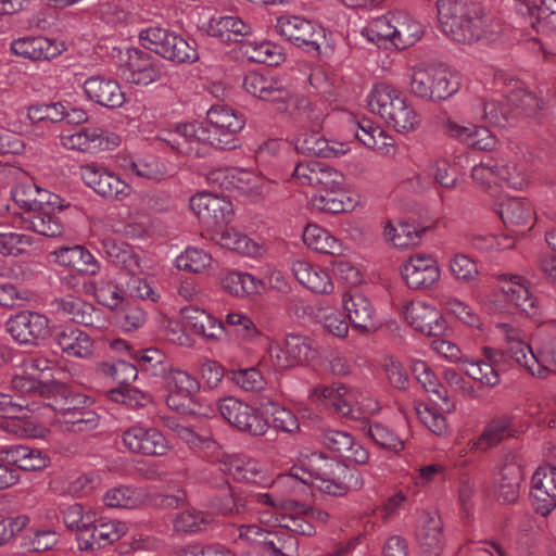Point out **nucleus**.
<instances>
[{"mask_svg": "<svg viewBox=\"0 0 556 556\" xmlns=\"http://www.w3.org/2000/svg\"><path fill=\"white\" fill-rule=\"evenodd\" d=\"M55 308L64 317L76 324L93 327L99 330L106 329L108 327L105 320L94 321V314L99 317V312L94 311L90 304L79 298L65 296L58 299L55 300Z\"/></svg>", "mask_w": 556, "mask_h": 556, "instance_id": "44", "label": "nucleus"}, {"mask_svg": "<svg viewBox=\"0 0 556 556\" xmlns=\"http://www.w3.org/2000/svg\"><path fill=\"white\" fill-rule=\"evenodd\" d=\"M240 50L249 61L268 66L278 65L285 59L281 49L270 41H245Z\"/></svg>", "mask_w": 556, "mask_h": 556, "instance_id": "55", "label": "nucleus"}, {"mask_svg": "<svg viewBox=\"0 0 556 556\" xmlns=\"http://www.w3.org/2000/svg\"><path fill=\"white\" fill-rule=\"evenodd\" d=\"M218 409L230 425L242 432L261 437L268 430V420L258 408L235 397L222 400Z\"/></svg>", "mask_w": 556, "mask_h": 556, "instance_id": "13", "label": "nucleus"}, {"mask_svg": "<svg viewBox=\"0 0 556 556\" xmlns=\"http://www.w3.org/2000/svg\"><path fill=\"white\" fill-rule=\"evenodd\" d=\"M68 203L64 200L63 206L42 205L29 215H23L22 222L25 229L31 230L38 235L56 238L63 235L65 228L60 213Z\"/></svg>", "mask_w": 556, "mask_h": 556, "instance_id": "33", "label": "nucleus"}, {"mask_svg": "<svg viewBox=\"0 0 556 556\" xmlns=\"http://www.w3.org/2000/svg\"><path fill=\"white\" fill-rule=\"evenodd\" d=\"M531 500L534 509L547 516L556 508V467L543 465L536 469L531 481Z\"/></svg>", "mask_w": 556, "mask_h": 556, "instance_id": "27", "label": "nucleus"}, {"mask_svg": "<svg viewBox=\"0 0 556 556\" xmlns=\"http://www.w3.org/2000/svg\"><path fill=\"white\" fill-rule=\"evenodd\" d=\"M90 396L68 389L59 390L47 407L54 413V422L63 431L85 432L96 429L100 416L92 409Z\"/></svg>", "mask_w": 556, "mask_h": 556, "instance_id": "6", "label": "nucleus"}, {"mask_svg": "<svg viewBox=\"0 0 556 556\" xmlns=\"http://www.w3.org/2000/svg\"><path fill=\"white\" fill-rule=\"evenodd\" d=\"M308 397L313 403L329 406L342 416L358 418L359 415H375L381 409L380 403L369 394L356 389H348L341 383L317 386Z\"/></svg>", "mask_w": 556, "mask_h": 556, "instance_id": "8", "label": "nucleus"}, {"mask_svg": "<svg viewBox=\"0 0 556 556\" xmlns=\"http://www.w3.org/2000/svg\"><path fill=\"white\" fill-rule=\"evenodd\" d=\"M275 27L281 37L307 52H318L326 39L320 25L298 15L278 17Z\"/></svg>", "mask_w": 556, "mask_h": 556, "instance_id": "12", "label": "nucleus"}, {"mask_svg": "<svg viewBox=\"0 0 556 556\" xmlns=\"http://www.w3.org/2000/svg\"><path fill=\"white\" fill-rule=\"evenodd\" d=\"M513 434L511 419L508 417L493 419L486 425L478 440L469 441L475 451L484 452L496 446L505 438Z\"/></svg>", "mask_w": 556, "mask_h": 556, "instance_id": "54", "label": "nucleus"}, {"mask_svg": "<svg viewBox=\"0 0 556 556\" xmlns=\"http://www.w3.org/2000/svg\"><path fill=\"white\" fill-rule=\"evenodd\" d=\"M304 244L318 253L341 256L348 251L345 243L326 228L308 224L302 233Z\"/></svg>", "mask_w": 556, "mask_h": 556, "instance_id": "43", "label": "nucleus"}, {"mask_svg": "<svg viewBox=\"0 0 556 556\" xmlns=\"http://www.w3.org/2000/svg\"><path fill=\"white\" fill-rule=\"evenodd\" d=\"M366 100L369 111L380 116L399 134L413 132L420 126V114L394 85L386 81L376 83Z\"/></svg>", "mask_w": 556, "mask_h": 556, "instance_id": "4", "label": "nucleus"}, {"mask_svg": "<svg viewBox=\"0 0 556 556\" xmlns=\"http://www.w3.org/2000/svg\"><path fill=\"white\" fill-rule=\"evenodd\" d=\"M309 486L300 469L294 465L289 472L278 476L277 479L271 478V492L254 493L250 496V502L265 506L268 508L288 509L292 507L294 502L288 496L303 493Z\"/></svg>", "mask_w": 556, "mask_h": 556, "instance_id": "11", "label": "nucleus"}, {"mask_svg": "<svg viewBox=\"0 0 556 556\" xmlns=\"http://www.w3.org/2000/svg\"><path fill=\"white\" fill-rule=\"evenodd\" d=\"M356 139L365 147L387 156H395L397 147L394 138L381 126L370 119H363L352 125Z\"/></svg>", "mask_w": 556, "mask_h": 556, "instance_id": "34", "label": "nucleus"}, {"mask_svg": "<svg viewBox=\"0 0 556 556\" xmlns=\"http://www.w3.org/2000/svg\"><path fill=\"white\" fill-rule=\"evenodd\" d=\"M504 336L507 355L527 372L533 377L546 378L551 372L556 374V339L543 346L538 352L525 342L520 329L509 324H497Z\"/></svg>", "mask_w": 556, "mask_h": 556, "instance_id": "7", "label": "nucleus"}, {"mask_svg": "<svg viewBox=\"0 0 556 556\" xmlns=\"http://www.w3.org/2000/svg\"><path fill=\"white\" fill-rule=\"evenodd\" d=\"M514 9L536 33H556V0H539L535 4L526 0H514Z\"/></svg>", "mask_w": 556, "mask_h": 556, "instance_id": "26", "label": "nucleus"}, {"mask_svg": "<svg viewBox=\"0 0 556 556\" xmlns=\"http://www.w3.org/2000/svg\"><path fill=\"white\" fill-rule=\"evenodd\" d=\"M212 255L197 247H187L174 260L173 265L178 270L200 274L208 268L212 264Z\"/></svg>", "mask_w": 556, "mask_h": 556, "instance_id": "60", "label": "nucleus"}, {"mask_svg": "<svg viewBox=\"0 0 556 556\" xmlns=\"http://www.w3.org/2000/svg\"><path fill=\"white\" fill-rule=\"evenodd\" d=\"M214 519L210 513L198 509H186L176 515L173 521L178 533L193 534L208 529Z\"/></svg>", "mask_w": 556, "mask_h": 556, "instance_id": "59", "label": "nucleus"}, {"mask_svg": "<svg viewBox=\"0 0 556 556\" xmlns=\"http://www.w3.org/2000/svg\"><path fill=\"white\" fill-rule=\"evenodd\" d=\"M267 353L271 363L280 369L307 365L318 356L316 342L305 334L288 333L281 342L267 338Z\"/></svg>", "mask_w": 556, "mask_h": 556, "instance_id": "10", "label": "nucleus"}, {"mask_svg": "<svg viewBox=\"0 0 556 556\" xmlns=\"http://www.w3.org/2000/svg\"><path fill=\"white\" fill-rule=\"evenodd\" d=\"M61 143L68 150L96 154L116 148L121 143V138L99 127H83L74 132L63 134Z\"/></svg>", "mask_w": 556, "mask_h": 556, "instance_id": "19", "label": "nucleus"}, {"mask_svg": "<svg viewBox=\"0 0 556 556\" xmlns=\"http://www.w3.org/2000/svg\"><path fill=\"white\" fill-rule=\"evenodd\" d=\"M165 381L168 389L167 406L173 410L187 413L200 389L198 379L186 370L173 368L166 372Z\"/></svg>", "mask_w": 556, "mask_h": 556, "instance_id": "24", "label": "nucleus"}, {"mask_svg": "<svg viewBox=\"0 0 556 556\" xmlns=\"http://www.w3.org/2000/svg\"><path fill=\"white\" fill-rule=\"evenodd\" d=\"M342 306L354 328L369 330L375 327L376 309L370 300L363 293H344Z\"/></svg>", "mask_w": 556, "mask_h": 556, "instance_id": "41", "label": "nucleus"}, {"mask_svg": "<svg viewBox=\"0 0 556 556\" xmlns=\"http://www.w3.org/2000/svg\"><path fill=\"white\" fill-rule=\"evenodd\" d=\"M80 177L96 193L103 198L123 200L131 192V187L106 167L90 163L80 167Z\"/></svg>", "mask_w": 556, "mask_h": 556, "instance_id": "18", "label": "nucleus"}, {"mask_svg": "<svg viewBox=\"0 0 556 556\" xmlns=\"http://www.w3.org/2000/svg\"><path fill=\"white\" fill-rule=\"evenodd\" d=\"M226 326L232 328L235 333L244 342L255 343L263 337L252 318L240 311H231L226 315Z\"/></svg>", "mask_w": 556, "mask_h": 556, "instance_id": "63", "label": "nucleus"}, {"mask_svg": "<svg viewBox=\"0 0 556 556\" xmlns=\"http://www.w3.org/2000/svg\"><path fill=\"white\" fill-rule=\"evenodd\" d=\"M0 453L7 463L25 471L45 469L50 463L45 452L27 445H7Z\"/></svg>", "mask_w": 556, "mask_h": 556, "instance_id": "45", "label": "nucleus"}, {"mask_svg": "<svg viewBox=\"0 0 556 556\" xmlns=\"http://www.w3.org/2000/svg\"><path fill=\"white\" fill-rule=\"evenodd\" d=\"M219 469L239 482L260 488L271 485V477L266 467L257 459L236 454L224 455Z\"/></svg>", "mask_w": 556, "mask_h": 556, "instance_id": "22", "label": "nucleus"}, {"mask_svg": "<svg viewBox=\"0 0 556 556\" xmlns=\"http://www.w3.org/2000/svg\"><path fill=\"white\" fill-rule=\"evenodd\" d=\"M437 8L440 29L451 40L462 45L494 40L485 30L483 16L466 0H437Z\"/></svg>", "mask_w": 556, "mask_h": 556, "instance_id": "5", "label": "nucleus"}, {"mask_svg": "<svg viewBox=\"0 0 556 556\" xmlns=\"http://www.w3.org/2000/svg\"><path fill=\"white\" fill-rule=\"evenodd\" d=\"M313 316L327 333L340 339L348 336L349 321L339 312L318 305L313 308Z\"/></svg>", "mask_w": 556, "mask_h": 556, "instance_id": "62", "label": "nucleus"}, {"mask_svg": "<svg viewBox=\"0 0 556 556\" xmlns=\"http://www.w3.org/2000/svg\"><path fill=\"white\" fill-rule=\"evenodd\" d=\"M417 540L427 556H439L443 548L441 518L433 513H425L419 520Z\"/></svg>", "mask_w": 556, "mask_h": 556, "instance_id": "48", "label": "nucleus"}, {"mask_svg": "<svg viewBox=\"0 0 556 556\" xmlns=\"http://www.w3.org/2000/svg\"><path fill=\"white\" fill-rule=\"evenodd\" d=\"M220 285L223 289L237 298H245L261 292L265 288L262 279L241 270H227L222 274Z\"/></svg>", "mask_w": 556, "mask_h": 556, "instance_id": "50", "label": "nucleus"}, {"mask_svg": "<svg viewBox=\"0 0 556 556\" xmlns=\"http://www.w3.org/2000/svg\"><path fill=\"white\" fill-rule=\"evenodd\" d=\"M245 119L230 106L217 104L206 112V124L199 122L179 123L173 129H163L157 139L181 154L201 156L206 147L220 150L236 149L238 134L244 128Z\"/></svg>", "mask_w": 556, "mask_h": 556, "instance_id": "1", "label": "nucleus"}, {"mask_svg": "<svg viewBox=\"0 0 556 556\" xmlns=\"http://www.w3.org/2000/svg\"><path fill=\"white\" fill-rule=\"evenodd\" d=\"M498 294L508 304L519 308L529 316L540 312L538 298L530 291L527 281L513 274H503L496 278Z\"/></svg>", "mask_w": 556, "mask_h": 556, "instance_id": "23", "label": "nucleus"}, {"mask_svg": "<svg viewBox=\"0 0 556 556\" xmlns=\"http://www.w3.org/2000/svg\"><path fill=\"white\" fill-rule=\"evenodd\" d=\"M522 479V468L516 457L513 455L506 456L494 473V493L496 498L505 504L517 502Z\"/></svg>", "mask_w": 556, "mask_h": 556, "instance_id": "28", "label": "nucleus"}, {"mask_svg": "<svg viewBox=\"0 0 556 556\" xmlns=\"http://www.w3.org/2000/svg\"><path fill=\"white\" fill-rule=\"evenodd\" d=\"M295 149L303 154L333 159L348 153L350 146L346 142L329 140L316 131H306L295 139Z\"/></svg>", "mask_w": 556, "mask_h": 556, "instance_id": "37", "label": "nucleus"}, {"mask_svg": "<svg viewBox=\"0 0 556 556\" xmlns=\"http://www.w3.org/2000/svg\"><path fill=\"white\" fill-rule=\"evenodd\" d=\"M298 547L299 542L294 536L289 535L282 540L269 530L253 553L258 556H294Z\"/></svg>", "mask_w": 556, "mask_h": 556, "instance_id": "61", "label": "nucleus"}, {"mask_svg": "<svg viewBox=\"0 0 556 556\" xmlns=\"http://www.w3.org/2000/svg\"><path fill=\"white\" fill-rule=\"evenodd\" d=\"M494 210L507 227L523 226L529 229L533 223V208L521 198H504L494 203Z\"/></svg>", "mask_w": 556, "mask_h": 556, "instance_id": "47", "label": "nucleus"}, {"mask_svg": "<svg viewBox=\"0 0 556 556\" xmlns=\"http://www.w3.org/2000/svg\"><path fill=\"white\" fill-rule=\"evenodd\" d=\"M444 312L454 316L471 328H481L482 323L479 315L463 300L454 295H445L441 299Z\"/></svg>", "mask_w": 556, "mask_h": 556, "instance_id": "64", "label": "nucleus"}, {"mask_svg": "<svg viewBox=\"0 0 556 556\" xmlns=\"http://www.w3.org/2000/svg\"><path fill=\"white\" fill-rule=\"evenodd\" d=\"M400 311L406 324L424 336L439 337L446 330L447 324L442 313L426 301H406Z\"/></svg>", "mask_w": 556, "mask_h": 556, "instance_id": "14", "label": "nucleus"}, {"mask_svg": "<svg viewBox=\"0 0 556 556\" xmlns=\"http://www.w3.org/2000/svg\"><path fill=\"white\" fill-rule=\"evenodd\" d=\"M402 279L412 290L433 289L441 279V269L437 258L426 253H415L400 267Z\"/></svg>", "mask_w": 556, "mask_h": 556, "instance_id": "16", "label": "nucleus"}, {"mask_svg": "<svg viewBox=\"0 0 556 556\" xmlns=\"http://www.w3.org/2000/svg\"><path fill=\"white\" fill-rule=\"evenodd\" d=\"M54 367V363L42 356H27L17 366L12 377V388L22 395L36 392L42 376Z\"/></svg>", "mask_w": 556, "mask_h": 556, "instance_id": "31", "label": "nucleus"}, {"mask_svg": "<svg viewBox=\"0 0 556 556\" xmlns=\"http://www.w3.org/2000/svg\"><path fill=\"white\" fill-rule=\"evenodd\" d=\"M211 179L225 189H237L251 197H264L271 190V181L253 170L225 168L212 173Z\"/></svg>", "mask_w": 556, "mask_h": 556, "instance_id": "20", "label": "nucleus"}, {"mask_svg": "<svg viewBox=\"0 0 556 556\" xmlns=\"http://www.w3.org/2000/svg\"><path fill=\"white\" fill-rule=\"evenodd\" d=\"M7 330L21 344H34L49 334V319L37 312L23 311L9 318Z\"/></svg>", "mask_w": 556, "mask_h": 556, "instance_id": "25", "label": "nucleus"}, {"mask_svg": "<svg viewBox=\"0 0 556 556\" xmlns=\"http://www.w3.org/2000/svg\"><path fill=\"white\" fill-rule=\"evenodd\" d=\"M11 51L30 60H49L61 54L62 45L42 36L20 37L11 42Z\"/></svg>", "mask_w": 556, "mask_h": 556, "instance_id": "40", "label": "nucleus"}, {"mask_svg": "<svg viewBox=\"0 0 556 556\" xmlns=\"http://www.w3.org/2000/svg\"><path fill=\"white\" fill-rule=\"evenodd\" d=\"M117 73L127 83L147 86L161 78L163 64L147 52L128 49Z\"/></svg>", "mask_w": 556, "mask_h": 556, "instance_id": "15", "label": "nucleus"}, {"mask_svg": "<svg viewBox=\"0 0 556 556\" xmlns=\"http://www.w3.org/2000/svg\"><path fill=\"white\" fill-rule=\"evenodd\" d=\"M12 198L16 205L29 215L42 205L63 206L64 200L36 184H21L12 190Z\"/></svg>", "mask_w": 556, "mask_h": 556, "instance_id": "36", "label": "nucleus"}, {"mask_svg": "<svg viewBox=\"0 0 556 556\" xmlns=\"http://www.w3.org/2000/svg\"><path fill=\"white\" fill-rule=\"evenodd\" d=\"M130 525L127 521L110 520L94 523L86 539H79L81 551L97 549L121 540L129 531Z\"/></svg>", "mask_w": 556, "mask_h": 556, "instance_id": "38", "label": "nucleus"}, {"mask_svg": "<svg viewBox=\"0 0 556 556\" xmlns=\"http://www.w3.org/2000/svg\"><path fill=\"white\" fill-rule=\"evenodd\" d=\"M122 442L129 452L146 456H163L170 450L168 440L157 428L142 424L125 429Z\"/></svg>", "mask_w": 556, "mask_h": 556, "instance_id": "17", "label": "nucleus"}, {"mask_svg": "<svg viewBox=\"0 0 556 556\" xmlns=\"http://www.w3.org/2000/svg\"><path fill=\"white\" fill-rule=\"evenodd\" d=\"M471 113L473 118L497 127H506L515 119V111L508 102V94L480 97L475 100Z\"/></svg>", "mask_w": 556, "mask_h": 556, "instance_id": "30", "label": "nucleus"}, {"mask_svg": "<svg viewBox=\"0 0 556 556\" xmlns=\"http://www.w3.org/2000/svg\"><path fill=\"white\" fill-rule=\"evenodd\" d=\"M83 89L91 102L106 109H119L126 101L125 92L118 81L104 75H92L86 78Z\"/></svg>", "mask_w": 556, "mask_h": 556, "instance_id": "29", "label": "nucleus"}, {"mask_svg": "<svg viewBox=\"0 0 556 556\" xmlns=\"http://www.w3.org/2000/svg\"><path fill=\"white\" fill-rule=\"evenodd\" d=\"M245 91L253 97L269 101L276 104V101L283 100L288 96L282 83L273 77H267L257 72H250L243 80Z\"/></svg>", "mask_w": 556, "mask_h": 556, "instance_id": "46", "label": "nucleus"}, {"mask_svg": "<svg viewBox=\"0 0 556 556\" xmlns=\"http://www.w3.org/2000/svg\"><path fill=\"white\" fill-rule=\"evenodd\" d=\"M406 87L413 97L439 103L460 90L462 76L445 64L421 62L407 70Z\"/></svg>", "mask_w": 556, "mask_h": 556, "instance_id": "3", "label": "nucleus"}, {"mask_svg": "<svg viewBox=\"0 0 556 556\" xmlns=\"http://www.w3.org/2000/svg\"><path fill=\"white\" fill-rule=\"evenodd\" d=\"M295 466L309 486L326 494L341 496L362 484L356 471L321 452H301Z\"/></svg>", "mask_w": 556, "mask_h": 556, "instance_id": "2", "label": "nucleus"}, {"mask_svg": "<svg viewBox=\"0 0 556 556\" xmlns=\"http://www.w3.org/2000/svg\"><path fill=\"white\" fill-rule=\"evenodd\" d=\"M190 210L207 227L228 224L233 217V205L225 197L211 192H198L189 200Z\"/></svg>", "mask_w": 556, "mask_h": 556, "instance_id": "21", "label": "nucleus"}, {"mask_svg": "<svg viewBox=\"0 0 556 556\" xmlns=\"http://www.w3.org/2000/svg\"><path fill=\"white\" fill-rule=\"evenodd\" d=\"M116 162L126 173L141 178L161 180L167 173L165 164L153 154L131 155L119 153Z\"/></svg>", "mask_w": 556, "mask_h": 556, "instance_id": "39", "label": "nucleus"}, {"mask_svg": "<svg viewBox=\"0 0 556 556\" xmlns=\"http://www.w3.org/2000/svg\"><path fill=\"white\" fill-rule=\"evenodd\" d=\"M141 45L177 64L193 63L199 59L197 48L186 38L162 27H148L139 35Z\"/></svg>", "mask_w": 556, "mask_h": 556, "instance_id": "9", "label": "nucleus"}, {"mask_svg": "<svg viewBox=\"0 0 556 556\" xmlns=\"http://www.w3.org/2000/svg\"><path fill=\"white\" fill-rule=\"evenodd\" d=\"M395 15H381L372 18L362 29V36L378 47H394L395 42Z\"/></svg>", "mask_w": 556, "mask_h": 556, "instance_id": "53", "label": "nucleus"}, {"mask_svg": "<svg viewBox=\"0 0 556 556\" xmlns=\"http://www.w3.org/2000/svg\"><path fill=\"white\" fill-rule=\"evenodd\" d=\"M216 242L224 249L249 257H257L264 251L261 243L235 228L222 230L217 235Z\"/></svg>", "mask_w": 556, "mask_h": 556, "instance_id": "52", "label": "nucleus"}, {"mask_svg": "<svg viewBox=\"0 0 556 556\" xmlns=\"http://www.w3.org/2000/svg\"><path fill=\"white\" fill-rule=\"evenodd\" d=\"M146 500V493L131 485H118L109 489L103 502L108 507L131 509L141 505Z\"/></svg>", "mask_w": 556, "mask_h": 556, "instance_id": "58", "label": "nucleus"}, {"mask_svg": "<svg viewBox=\"0 0 556 556\" xmlns=\"http://www.w3.org/2000/svg\"><path fill=\"white\" fill-rule=\"evenodd\" d=\"M295 280L315 294H331L334 283L328 268L306 260H295L291 265Z\"/></svg>", "mask_w": 556, "mask_h": 556, "instance_id": "32", "label": "nucleus"}, {"mask_svg": "<svg viewBox=\"0 0 556 556\" xmlns=\"http://www.w3.org/2000/svg\"><path fill=\"white\" fill-rule=\"evenodd\" d=\"M421 233V230L405 222H388L383 226L386 241L396 248L403 249L418 244Z\"/></svg>", "mask_w": 556, "mask_h": 556, "instance_id": "56", "label": "nucleus"}, {"mask_svg": "<svg viewBox=\"0 0 556 556\" xmlns=\"http://www.w3.org/2000/svg\"><path fill=\"white\" fill-rule=\"evenodd\" d=\"M55 342L68 356L90 359L94 356V340L79 328L71 327L60 331Z\"/></svg>", "mask_w": 556, "mask_h": 556, "instance_id": "42", "label": "nucleus"}, {"mask_svg": "<svg viewBox=\"0 0 556 556\" xmlns=\"http://www.w3.org/2000/svg\"><path fill=\"white\" fill-rule=\"evenodd\" d=\"M62 517L66 528L78 534V540L86 539L94 523L98 522L97 510L79 503L63 508Z\"/></svg>", "mask_w": 556, "mask_h": 556, "instance_id": "51", "label": "nucleus"}, {"mask_svg": "<svg viewBox=\"0 0 556 556\" xmlns=\"http://www.w3.org/2000/svg\"><path fill=\"white\" fill-rule=\"evenodd\" d=\"M321 443L355 464L364 465L369 459L368 450L345 431L326 430L321 434Z\"/></svg>", "mask_w": 556, "mask_h": 556, "instance_id": "35", "label": "nucleus"}, {"mask_svg": "<svg viewBox=\"0 0 556 556\" xmlns=\"http://www.w3.org/2000/svg\"><path fill=\"white\" fill-rule=\"evenodd\" d=\"M204 30L208 36L227 42L233 40L237 36L251 35L252 26L239 16L218 15L208 20L204 25Z\"/></svg>", "mask_w": 556, "mask_h": 556, "instance_id": "49", "label": "nucleus"}, {"mask_svg": "<svg viewBox=\"0 0 556 556\" xmlns=\"http://www.w3.org/2000/svg\"><path fill=\"white\" fill-rule=\"evenodd\" d=\"M424 34V25L414 17L406 14H400L395 17L394 48L407 49L418 42Z\"/></svg>", "mask_w": 556, "mask_h": 556, "instance_id": "57", "label": "nucleus"}]
</instances>
